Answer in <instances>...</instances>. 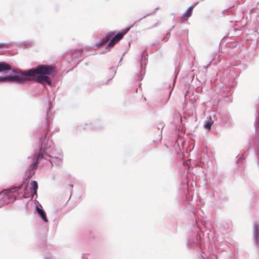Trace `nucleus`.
Returning a JSON list of instances; mask_svg holds the SVG:
<instances>
[{
	"instance_id": "obj_1",
	"label": "nucleus",
	"mask_w": 259,
	"mask_h": 259,
	"mask_svg": "<svg viewBox=\"0 0 259 259\" xmlns=\"http://www.w3.org/2000/svg\"><path fill=\"white\" fill-rule=\"evenodd\" d=\"M48 114V112L47 113V117ZM46 119L42 135L38 139L34 153L31 157L28 158V160L31 162L28 168L29 178L34 174L33 170L37 168L38 161L41 159L49 161L52 165L56 166H61L63 164L62 151L53 147L52 141L46 137L49 127L48 117H46Z\"/></svg>"
},
{
	"instance_id": "obj_2",
	"label": "nucleus",
	"mask_w": 259,
	"mask_h": 259,
	"mask_svg": "<svg viewBox=\"0 0 259 259\" xmlns=\"http://www.w3.org/2000/svg\"><path fill=\"white\" fill-rule=\"evenodd\" d=\"M23 71L25 82L33 80L43 85H52V81L48 75L55 72V67L52 65H40L35 68Z\"/></svg>"
},
{
	"instance_id": "obj_3",
	"label": "nucleus",
	"mask_w": 259,
	"mask_h": 259,
	"mask_svg": "<svg viewBox=\"0 0 259 259\" xmlns=\"http://www.w3.org/2000/svg\"><path fill=\"white\" fill-rule=\"evenodd\" d=\"M21 188L22 186H19L5 190L0 193V207L16 200V196L14 194L19 193Z\"/></svg>"
},
{
	"instance_id": "obj_4",
	"label": "nucleus",
	"mask_w": 259,
	"mask_h": 259,
	"mask_svg": "<svg viewBox=\"0 0 259 259\" xmlns=\"http://www.w3.org/2000/svg\"><path fill=\"white\" fill-rule=\"evenodd\" d=\"M12 82L21 84L25 82L23 71L17 72L16 75L0 76V82Z\"/></svg>"
},
{
	"instance_id": "obj_5",
	"label": "nucleus",
	"mask_w": 259,
	"mask_h": 259,
	"mask_svg": "<svg viewBox=\"0 0 259 259\" xmlns=\"http://www.w3.org/2000/svg\"><path fill=\"white\" fill-rule=\"evenodd\" d=\"M131 28L130 27L127 28L125 30H123V31L121 33H117L110 40V41L108 44L107 46L106 47L105 50L106 52L109 51L108 47H113L116 42L121 40L123 36L130 30Z\"/></svg>"
},
{
	"instance_id": "obj_6",
	"label": "nucleus",
	"mask_w": 259,
	"mask_h": 259,
	"mask_svg": "<svg viewBox=\"0 0 259 259\" xmlns=\"http://www.w3.org/2000/svg\"><path fill=\"white\" fill-rule=\"evenodd\" d=\"M114 34V32H110L106 36H104L100 41L95 44L94 47L99 48L106 43Z\"/></svg>"
},
{
	"instance_id": "obj_7",
	"label": "nucleus",
	"mask_w": 259,
	"mask_h": 259,
	"mask_svg": "<svg viewBox=\"0 0 259 259\" xmlns=\"http://www.w3.org/2000/svg\"><path fill=\"white\" fill-rule=\"evenodd\" d=\"M253 238L256 246H259V227L258 225L254 223L253 225Z\"/></svg>"
},
{
	"instance_id": "obj_8",
	"label": "nucleus",
	"mask_w": 259,
	"mask_h": 259,
	"mask_svg": "<svg viewBox=\"0 0 259 259\" xmlns=\"http://www.w3.org/2000/svg\"><path fill=\"white\" fill-rule=\"evenodd\" d=\"M7 70H11L12 72L16 74L17 71H15V70L12 69L11 66L4 62H0V72H4Z\"/></svg>"
},
{
	"instance_id": "obj_9",
	"label": "nucleus",
	"mask_w": 259,
	"mask_h": 259,
	"mask_svg": "<svg viewBox=\"0 0 259 259\" xmlns=\"http://www.w3.org/2000/svg\"><path fill=\"white\" fill-rule=\"evenodd\" d=\"M36 211L39 215V217L44 222L47 223L48 222L46 216V213L42 209L39 208L38 206H36Z\"/></svg>"
},
{
	"instance_id": "obj_10",
	"label": "nucleus",
	"mask_w": 259,
	"mask_h": 259,
	"mask_svg": "<svg viewBox=\"0 0 259 259\" xmlns=\"http://www.w3.org/2000/svg\"><path fill=\"white\" fill-rule=\"evenodd\" d=\"M214 123L213 120H212L211 117L210 116L208 118L207 121L205 122L204 124V126L205 129L207 130L208 131H210L211 128V126L213 125Z\"/></svg>"
},
{
	"instance_id": "obj_11",
	"label": "nucleus",
	"mask_w": 259,
	"mask_h": 259,
	"mask_svg": "<svg viewBox=\"0 0 259 259\" xmlns=\"http://www.w3.org/2000/svg\"><path fill=\"white\" fill-rule=\"evenodd\" d=\"M38 185L35 181H32L30 184V189L34 191V194L37 195Z\"/></svg>"
},
{
	"instance_id": "obj_12",
	"label": "nucleus",
	"mask_w": 259,
	"mask_h": 259,
	"mask_svg": "<svg viewBox=\"0 0 259 259\" xmlns=\"http://www.w3.org/2000/svg\"><path fill=\"white\" fill-rule=\"evenodd\" d=\"M196 5L190 6L184 14V16L186 18H189L192 15V12L193 8L195 7Z\"/></svg>"
},
{
	"instance_id": "obj_13",
	"label": "nucleus",
	"mask_w": 259,
	"mask_h": 259,
	"mask_svg": "<svg viewBox=\"0 0 259 259\" xmlns=\"http://www.w3.org/2000/svg\"><path fill=\"white\" fill-rule=\"evenodd\" d=\"M196 243L195 239L190 238L188 240L187 245L189 247H193Z\"/></svg>"
},
{
	"instance_id": "obj_14",
	"label": "nucleus",
	"mask_w": 259,
	"mask_h": 259,
	"mask_svg": "<svg viewBox=\"0 0 259 259\" xmlns=\"http://www.w3.org/2000/svg\"><path fill=\"white\" fill-rule=\"evenodd\" d=\"M33 42L31 40H25L21 43V46H24L25 48L32 46Z\"/></svg>"
},
{
	"instance_id": "obj_15",
	"label": "nucleus",
	"mask_w": 259,
	"mask_h": 259,
	"mask_svg": "<svg viewBox=\"0 0 259 259\" xmlns=\"http://www.w3.org/2000/svg\"><path fill=\"white\" fill-rule=\"evenodd\" d=\"M110 71L111 72V78H110L107 80L106 84H108L109 81L111 80V78H113V76L115 75L116 72V69L114 67H112L110 69Z\"/></svg>"
},
{
	"instance_id": "obj_16",
	"label": "nucleus",
	"mask_w": 259,
	"mask_h": 259,
	"mask_svg": "<svg viewBox=\"0 0 259 259\" xmlns=\"http://www.w3.org/2000/svg\"><path fill=\"white\" fill-rule=\"evenodd\" d=\"M11 43H5V42H1L0 43V49H1V48L9 49L11 47Z\"/></svg>"
},
{
	"instance_id": "obj_17",
	"label": "nucleus",
	"mask_w": 259,
	"mask_h": 259,
	"mask_svg": "<svg viewBox=\"0 0 259 259\" xmlns=\"http://www.w3.org/2000/svg\"><path fill=\"white\" fill-rule=\"evenodd\" d=\"M98 123H100V122L98 121V122H94L93 123V126L94 128L100 129V128H101L102 126L101 125L98 126V125H96V124H98Z\"/></svg>"
},
{
	"instance_id": "obj_18",
	"label": "nucleus",
	"mask_w": 259,
	"mask_h": 259,
	"mask_svg": "<svg viewBox=\"0 0 259 259\" xmlns=\"http://www.w3.org/2000/svg\"><path fill=\"white\" fill-rule=\"evenodd\" d=\"M148 15H149V14H147L146 15L144 16L143 17H142V18H140L138 21H141V20H142L143 18H144L146 17H147V16H148Z\"/></svg>"
},
{
	"instance_id": "obj_19",
	"label": "nucleus",
	"mask_w": 259,
	"mask_h": 259,
	"mask_svg": "<svg viewBox=\"0 0 259 259\" xmlns=\"http://www.w3.org/2000/svg\"><path fill=\"white\" fill-rule=\"evenodd\" d=\"M202 258H203V259H206L205 257H204V256H202Z\"/></svg>"
},
{
	"instance_id": "obj_20",
	"label": "nucleus",
	"mask_w": 259,
	"mask_h": 259,
	"mask_svg": "<svg viewBox=\"0 0 259 259\" xmlns=\"http://www.w3.org/2000/svg\"><path fill=\"white\" fill-rule=\"evenodd\" d=\"M46 259H51V258H49V257H47V258H46Z\"/></svg>"
},
{
	"instance_id": "obj_21",
	"label": "nucleus",
	"mask_w": 259,
	"mask_h": 259,
	"mask_svg": "<svg viewBox=\"0 0 259 259\" xmlns=\"http://www.w3.org/2000/svg\"><path fill=\"white\" fill-rule=\"evenodd\" d=\"M121 60H122V58H121L120 59V62L121 61Z\"/></svg>"
},
{
	"instance_id": "obj_22",
	"label": "nucleus",
	"mask_w": 259,
	"mask_h": 259,
	"mask_svg": "<svg viewBox=\"0 0 259 259\" xmlns=\"http://www.w3.org/2000/svg\"><path fill=\"white\" fill-rule=\"evenodd\" d=\"M258 158H259V151H258Z\"/></svg>"
}]
</instances>
